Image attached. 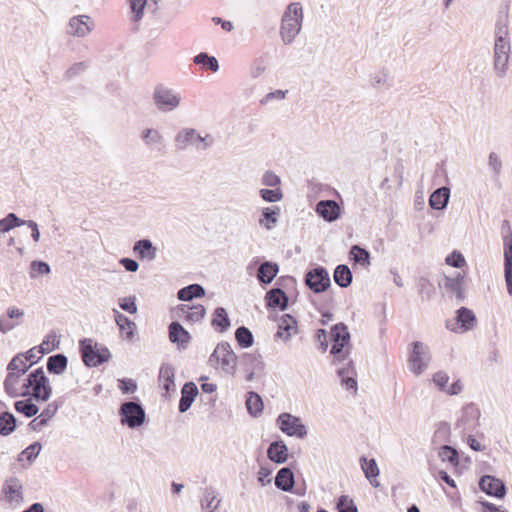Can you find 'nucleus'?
<instances>
[{"mask_svg": "<svg viewBox=\"0 0 512 512\" xmlns=\"http://www.w3.org/2000/svg\"><path fill=\"white\" fill-rule=\"evenodd\" d=\"M206 310L203 305L190 306L189 304H181L178 307V314L187 321L198 322L205 316Z\"/></svg>", "mask_w": 512, "mask_h": 512, "instance_id": "nucleus-28", "label": "nucleus"}, {"mask_svg": "<svg viewBox=\"0 0 512 512\" xmlns=\"http://www.w3.org/2000/svg\"><path fill=\"white\" fill-rule=\"evenodd\" d=\"M146 3L147 0H129L130 9L133 13V20L135 22L142 19Z\"/></svg>", "mask_w": 512, "mask_h": 512, "instance_id": "nucleus-60", "label": "nucleus"}, {"mask_svg": "<svg viewBox=\"0 0 512 512\" xmlns=\"http://www.w3.org/2000/svg\"><path fill=\"white\" fill-rule=\"evenodd\" d=\"M349 255L350 259L353 260L355 264H358L365 269H368L371 265L369 251L359 245H353L350 249Z\"/></svg>", "mask_w": 512, "mask_h": 512, "instance_id": "nucleus-37", "label": "nucleus"}, {"mask_svg": "<svg viewBox=\"0 0 512 512\" xmlns=\"http://www.w3.org/2000/svg\"><path fill=\"white\" fill-rule=\"evenodd\" d=\"M465 275L457 272L453 276L444 277V288L457 302H463L466 298L464 290Z\"/></svg>", "mask_w": 512, "mask_h": 512, "instance_id": "nucleus-16", "label": "nucleus"}, {"mask_svg": "<svg viewBox=\"0 0 512 512\" xmlns=\"http://www.w3.org/2000/svg\"><path fill=\"white\" fill-rule=\"evenodd\" d=\"M59 340H57V336L55 333L48 334L43 342L40 344L39 351L37 353H41V355L47 354L56 348H58Z\"/></svg>", "mask_w": 512, "mask_h": 512, "instance_id": "nucleus-56", "label": "nucleus"}, {"mask_svg": "<svg viewBox=\"0 0 512 512\" xmlns=\"http://www.w3.org/2000/svg\"><path fill=\"white\" fill-rule=\"evenodd\" d=\"M488 168L492 174L499 177L502 171V160L496 152H490L488 155Z\"/></svg>", "mask_w": 512, "mask_h": 512, "instance_id": "nucleus-58", "label": "nucleus"}, {"mask_svg": "<svg viewBox=\"0 0 512 512\" xmlns=\"http://www.w3.org/2000/svg\"><path fill=\"white\" fill-rule=\"evenodd\" d=\"M438 457L443 462H448L454 466L458 465L459 463V456L457 450L449 445H442L440 447Z\"/></svg>", "mask_w": 512, "mask_h": 512, "instance_id": "nucleus-52", "label": "nucleus"}, {"mask_svg": "<svg viewBox=\"0 0 512 512\" xmlns=\"http://www.w3.org/2000/svg\"><path fill=\"white\" fill-rule=\"evenodd\" d=\"M68 364V359L64 354H55L47 360V370L49 373L60 375L62 374Z\"/></svg>", "mask_w": 512, "mask_h": 512, "instance_id": "nucleus-40", "label": "nucleus"}, {"mask_svg": "<svg viewBox=\"0 0 512 512\" xmlns=\"http://www.w3.org/2000/svg\"><path fill=\"white\" fill-rule=\"evenodd\" d=\"M338 512H357L354 501L348 495H342L337 501Z\"/></svg>", "mask_w": 512, "mask_h": 512, "instance_id": "nucleus-59", "label": "nucleus"}, {"mask_svg": "<svg viewBox=\"0 0 512 512\" xmlns=\"http://www.w3.org/2000/svg\"><path fill=\"white\" fill-rule=\"evenodd\" d=\"M95 24L89 15H76L69 19L66 33L72 37L85 38L93 30Z\"/></svg>", "mask_w": 512, "mask_h": 512, "instance_id": "nucleus-12", "label": "nucleus"}, {"mask_svg": "<svg viewBox=\"0 0 512 512\" xmlns=\"http://www.w3.org/2000/svg\"><path fill=\"white\" fill-rule=\"evenodd\" d=\"M50 273V266L43 261H33L31 263L30 276L34 278L37 274L46 275Z\"/></svg>", "mask_w": 512, "mask_h": 512, "instance_id": "nucleus-63", "label": "nucleus"}, {"mask_svg": "<svg viewBox=\"0 0 512 512\" xmlns=\"http://www.w3.org/2000/svg\"><path fill=\"white\" fill-rule=\"evenodd\" d=\"M450 437V425L447 422H440L433 434V444H442L449 441Z\"/></svg>", "mask_w": 512, "mask_h": 512, "instance_id": "nucleus-53", "label": "nucleus"}, {"mask_svg": "<svg viewBox=\"0 0 512 512\" xmlns=\"http://www.w3.org/2000/svg\"><path fill=\"white\" fill-rule=\"evenodd\" d=\"M198 395V387L193 382H187L184 384L181 390V398L179 401V411L181 413L186 412Z\"/></svg>", "mask_w": 512, "mask_h": 512, "instance_id": "nucleus-24", "label": "nucleus"}, {"mask_svg": "<svg viewBox=\"0 0 512 512\" xmlns=\"http://www.w3.org/2000/svg\"><path fill=\"white\" fill-rule=\"evenodd\" d=\"M238 357L228 342H220L209 357V364L220 369L224 375L234 376L237 370Z\"/></svg>", "mask_w": 512, "mask_h": 512, "instance_id": "nucleus-4", "label": "nucleus"}, {"mask_svg": "<svg viewBox=\"0 0 512 512\" xmlns=\"http://www.w3.org/2000/svg\"><path fill=\"white\" fill-rule=\"evenodd\" d=\"M412 350L409 352L408 367L416 376L421 375L429 365L431 354L428 346L422 342L415 341L412 344Z\"/></svg>", "mask_w": 512, "mask_h": 512, "instance_id": "nucleus-8", "label": "nucleus"}, {"mask_svg": "<svg viewBox=\"0 0 512 512\" xmlns=\"http://www.w3.org/2000/svg\"><path fill=\"white\" fill-rule=\"evenodd\" d=\"M23 396H31L36 401H47L52 394V387L42 367L33 370L22 384Z\"/></svg>", "mask_w": 512, "mask_h": 512, "instance_id": "nucleus-3", "label": "nucleus"}, {"mask_svg": "<svg viewBox=\"0 0 512 512\" xmlns=\"http://www.w3.org/2000/svg\"><path fill=\"white\" fill-rule=\"evenodd\" d=\"M14 408L18 413H21L28 418L35 416L39 411L38 406L34 404L31 399L16 401Z\"/></svg>", "mask_w": 512, "mask_h": 512, "instance_id": "nucleus-49", "label": "nucleus"}, {"mask_svg": "<svg viewBox=\"0 0 512 512\" xmlns=\"http://www.w3.org/2000/svg\"><path fill=\"white\" fill-rule=\"evenodd\" d=\"M121 423L131 429L138 428L144 424L146 419L145 410L139 402L127 401L121 404L119 409Z\"/></svg>", "mask_w": 512, "mask_h": 512, "instance_id": "nucleus-9", "label": "nucleus"}, {"mask_svg": "<svg viewBox=\"0 0 512 512\" xmlns=\"http://www.w3.org/2000/svg\"><path fill=\"white\" fill-rule=\"evenodd\" d=\"M174 378V367L168 363L162 364L159 370L158 381L166 393L175 390Z\"/></svg>", "mask_w": 512, "mask_h": 512, "instance_id": "nucleus-25", "label": "nucleus"}, {"mask_svg": "<svg viewBox=\"0 0 512 512\" xmlns=\"http://www.w3.org/2000/svg\"><path fill=\"white\" fill-rule=\"evenodd\" d=\"M88 67L89 64L85 61L74 63L64 73V79L66 81H71L83 74L88 69Z\"/></svg>", "mask_w": 512, "mask_h": 512, "instance_id": "nucleus-54", "label": "nucleus"}, {"mask_svg": "<svg viewBox=\"0 0 512 512\" xmlns=\"http://www.w3.org/2000/svg\"><path fill=\"white\" fill-rule=\"evenodd\" d=\"M235 339L240 347L249 348L253 345L254 338L252 332L245 326H241L235 331Z\"/></svg>", "mask_w": 512, "mask_h": 512, "instance_id": "nucleus-51", "label": "nucleus"}, {"mask_svg": "<svg viewBox=\"0 0 512 512\" xmlns=\"http://www.w3.org/2000/svg\"><path fill=\"white\" fill-rule=\"evenodd\" d=\"M305 284L314 293H322L330 287L331 281L327 270L318 266L306 273Z\"/></svg>", "mask_w": 512, "mask_h": 512, "instance_id": "nucleus-11", "label": "nucleus"}, {"mask_svg": "<svg viewBox=\"0 0 512 512\" xmlns=\"http://www.w3.org/2000/svg\"><path fill=\"white\" fill-rule=\"evenodd\" d=\"M200 504L203 512H214L219 508L221 499L218 497L217 492L213 487H206L203 489V496Z\"/></svg>", "mask_w": 512, "mask_h": 512, "instance_id": "nucleus-27", "label": "nucleus"}, {"mask_svg": "<svg viewBox=\"0 0 512 512\" xmlns=\"http://www.w3.org/2000/svg\"><path fill=\"white\" fill-rule=\"evenodd\" d=\"M141 139L143 140L145 146L152 151H161L165 147L164 136L157 129H144L141 132Z\"/></svg>", "mask_w": 512, "mask_h": 512, "instance_id": "nucleus-21", "label": "nucleus"}, {"mask_svg": "<svg viewBox=\"0 0 512 512\" xmlns=\"http://www.w3.org/2000/svg\"><path fill=\"white\" fill-rule=\"evenodd\" d=\"M303 18V9L299 2H292L287 6L280 26V37L284 44L293 43L301 31Z\"/></svg>", "mask_w": 512, "mask_h": 512, "instance_id": "nucleus-2", "label": "nucleus"}, {"mask_svg": "<svg viewBox=\"0 0 512 512\" xmlns=\"http://www.w3.org/2000/svg\"><path fill=\"white\" fill-rule=\"evenodd\" d=\"M24 225V220L20 219L15 213H9L0 220V234Z\"/></svg>", "mask_w": 512, "mask_h": 512, "instance_id": "nucleus-50", "label": "nucleus"}, {"mask_svg": "<svg viewBox=\"0 0 512 512\" xmlns=\"http://www.w3.org/2000/svg\"><path fill=\"white\" fill-rule=\"evenodd\" d=\"M261 183L267 187L278 188V186L281 183V180L280 177L276 175L274 172L266 171L261 178Z\"/></svg>", "mask_w": 512, "mask_h": 512, "instance_id": "nucleus-64", "label": "nucleus"}, {"mask_svg": "<svg viewBox=\"0 0 512 512\" xmlns=\"http://www.w3.org/2000/svg\"><path fill=\"white\" fill-rule=\"evenodd\" d=\"M335 283L341 288H347L352 282V273L347 265H338L333 274Z\"/></svg>", "mask_w": 512, "mask_h": 512, "instance_id": "nucleus-42", "label": "nucleus"}, {"mask_svg": "<svg viewBox=\"0 0 512 512\" xmlns=\"http://www.w3.org/2000/svg\"><path fill=\"white\" fill-rule=\"evenodd\" d=\"M509 55L493 54V70L497 77L504 78L508 71Z\"/></svg>", "mask_w": 512, "mask_h": 512, "instance_id": "nucleus-48", "label": "nucleus"}, {"mask_svg": "<svg viewBox=\"0 0 512 512\" xmlns=\"http://www.w3.org/2000/svg\"><path fill=\"white\" fill-rule=\"evenodd\" d=\"M24 316V311L16 308L9 307L6 314L0 316V332L6 334L13 330Z\"/></svg>", "mask_w": 512, "mask_h": 512, "instance_id": "nucleus-18", "label": "nucleus"}, {"mask_svg": "<svg viewBox=\"0 0 512 512\" xmlns=\"http://www.w3.org/2000/svg\"><path fill=\"white\" fill-rule=\"evenodd\" d=\"M193 61L197 65H202L205 69L210 70L212 72H217L219 70V64L217 59L214 56H210L205 52H201L197 54Z\"/></svg>", "mask_w": 512, "mask_h": 512, "instance_id": "nucleus-46", "label": "nucleus"}, {"mask_svg": "<svg viewBox=\"0 0 512 512\" xmlns=\"http://www.w3.org/2000/svg\"><path fill=\"white\" fill-rule=\"evenodd\" d=\"M4 493L10 502L22 499V484L17 478H10L5 482Z\"/></svg>", "mask_w": 512, "mask_h": 512, "instance_id": "nucleus-38", "label": "nucleus"}, {"mask_svg": "<svg viewBox=\"0 0 512 512\" xmlns=\"http://www.w3.org/2000/svg\"><path fill=\"white\" fill-rule=\"evenodd\" d=\"M246 407L250 415L257 417L263 411L262 398L256 392H249L246 400Z\"/></svg>", "mask_w": 512, "mask_h": 512, "instance_id": "nucleus-44", "label": "nucleus"}, {"mask_svg": "<svg viewBox=\"0 0 512 512\" xmlns=\"http://www.w3.org/2000/svg\"><path fill=\"white\" fill-rule=\"evenodd\" d=\"M480 411L473 403L465 405L456 426L462 431H473L479 425Z\"/></svg>", "mask_w": 512, "mask_h": 512, "instance_id": "nucleus-14", "label": "nucleus"}, {"mask_svg": "<svg viewBox=\"0 0 512 512\" xmlns=\"http://www.w3.org/2000/svg\"><path fill=\"white\" fill-rule=\"evenodd\" d=\"M294 484V474L290 468L283 467L277 472L275 485L278 489L289 492L293 489Z\"/></svg>", "mask_w": 512, "mask_h": 512, "instance_id": "nucleus-32", "label": "nucleus"}, {"mask_svg": "<svg viewBox=\"0 0 512 512\" xmlns=\"http://www.w3.org/2000/svg\"><path fill=\"white\" fill-rule=\"evenodd\" d=\"M41 449L42 445L39 442L30 444L19 454L18 461H23L24 459L28 460L29 462L34 461L39 455Z\"/></svg>", "mask_w": 512, "mask_h": 512, "instance_id": "nucleus-55", "label": "nucleus"}, {"mask_svg": "<svg viewBox=\"0 0 512 512\" xmlns=\"http://www.w3.org/2000/svg\"><path fill=\"white\" fill-rule=\"evenodd\" d=\"M16 428V418L10 412H2L0 414V435L8 436Z\"/></svg>", "mask_w": 512, "mask_h": 512, "instance_id": "nucleus-45", "label": "nucleus"}, {"mask_svg": "<svg viewBox=\"0 0 512 512\" xmlns=\"http://www.w3.org/2000/svg\"><path fill=\"white\" fill-rule=\"evenodd\" d=\"M267 306L271 308L279 307L285 310L288 306V297L286 293L280 288H273L266 293L265 296Z\"/></svg>", "mask_w": 512, "mask_h": 512, "instance_id": "nucleus-30", "label": "nucleus"}, {"mask_svg": "<svg viewBox=\"0 0 512 512\" xmlns=\"http://www.w3.org/2000/svg\"><path fill=\"white\" fill-rule=\"evenodd\" d=\"M479 486L482 491L490 496L503 498L506 494V487L504 483L493 476L484 475L479 481Z\"/></svg>", "mask_w": 512, "mask_h": 512, "instance_id": "nucleus-17", "label": "nucleus"}, {"mask_svg": "<svg viewBox=\"0 0 512 512\" xmlns=\"http://www.w3.org/2000/svg\"><path fill=\"white\" fill-rule=\"evenodd\" d=\"M169 340L177 344L178 348L186 349L191 339L189 332L179 322H172L169 325Z\"/></svg>", "mask_w": 512, "mask_h": 512, "instance_id": "nucleus-22", "label": "nucleus"}, {"mask_svg": "<svg viewBox=\"0 0 512 512\" xmlns=\"http://www.w3.org/2000/svg\"><path fill=\"white\" fill-rule=\"evenodd\" d=\"M279 215H280L279 207H276V206L264 207L261 211L259 225L264 227L267 230H272L278 222Z\"/></svg>", "mask_w": 512, "mask_h": 512, "instance_id": "nucleus-34", "label": "nucleus"}, {"mask_svg": "<svg viewBox=\"0 0 512 512\" xmlns=\"http://www.w3.org/2000/svg\"><path fill=\"white\" fill-rule=\"evenodd\" d=\"M133 252L141 260L153 261L157 257V248L149 239H141L134 243Z\"/></svg>", "mask_w": 512, "mask_h": 512, "instance_id": "nucleus-23", "label": "nucleus"}, {"mask_svg": "<svg viewBox=\"0 0 512 512\" xmlns=\"http://www.w3.org/2000/svg\"><path fill=\"white\" fill-rule=\"evenodd\" d=\"M445 262L447 265L454 268H462L466 265L465 257L457 250H454L452 253H450L446 257Z\"/></svg>", "mask_w": 512, "mask_h": 512, "instance_id": "nucleus-61", "label": "nucleus"}, {"mask_svg": "<svg viewBox=\"0 0 512 512\" xmlns=\"http://www.w3.org/2000/svg\"><path fill=\"white\" fill-rule=\"evenodd\" d=\"M279 266L270 261L263 262L257 270V279L260 283L270 284L276 277Z\"/></svg>", "mask_w": 512, "mask_h": 512, "instance_id": "nucleus-33", "label": "nucleus"}, {"mask_svg": "<svg viewBox=\"0 0 512 512\" xmlns=\"http://www.w3.org/2000/svg\"><path fill=\"white\" fill-rule=\"evenodd\" d=\"M22 375L16 372L8 371V374L4 380V390L12 398L23 396L24 391L19 388V379Z\"/></svg>", "mask_w": 512, "mask_h": 512, "instance_id": "nucleus-36", "label": "nucleus"}, {"mask_svg": "<svg viewBox=\"0 0 512 512\" xmlns=\"http://www.w3.org/2000/svg\"><path fill=\"white\" fill-rule=\"evenodd\" d=\"M276 422L278 428L290 437L303 439L307 435V428L301 419L290 413L280 414Z\"/></svg>", "mask_w": 512, "mask_h": 512, "instance_id": "nucleus-10", "label": "nucleus"}, {"mask_svg": "<svg viewBox=\"0 0 512 512\" xmlns=\"http://www.w3.org/2000/svg\"><path fill=\"white\" fill-rule=\"evenodd\" d=\"M260 197L269 203L279 202L283 198V193L280 188L275 189H261L259 191Z\"/></svg>", "mask_w": 512, "mask_h": 512, "instance_id": "nucleus-57", "label": "nucleus"}, {"mask_svg": "<svg viewBox=\"0 0 512 512\" xmlns=\"http://www.w3.org/2000/svg\"><path fill=\"white\" fill-rule=\"evenodd\" d=\"M450 198V189L448 187L437 188L429 198V205L432 209L443 210L447 207Z\"/></svg>", "mask_w": 512, "mask_h": 512, "instance_id": "nucleus-29", "label": "nucleus"}, {"mask_svg": "<svg viewBox=\"0 0 512 512\" xmlns=\"http://www.w3.org/2000/svg\"><path fill=\"white\" fill-rule=\"evenodd\" d=\"M114 318L117 326L119 327L121 333L125 334V338L127 340H131L134 337V332L136 329V324L131 321L127 316L120 313L118 310L113 309Z\"/></svg>", "mask_w": 512, "mask_h": 512, "instance_id": "nucleus-35", "label": "nucleus"}, {"mask_svg": "<svg viewBox=\"0 0 512 512\" xmlns=\"http://www.w3.org/2000/svg\"><path fill=\"white\" fill-rule=\"evenodd\" d=\"M204 295L205 289L200 284L188 285L177 292L178 299L185 302H189L194 298L202 297Z\"/></svg>", "mask_w": 512, "mask_h": 512, "instance_id": "nucleus-39", "label": "nucleus"}, {"mask_svg": "<svg viewBox=\"0 0 512 512\" xmlns=\"http://www.w3.org/2000/svg\"><path fill=\"white\" fill-rule=\"evenodd\" d=\"M174 145L179 151H185L189 147L206 150L213 145V138L210 134L202 136L196 129L185 127L176 133Z\"/></svg>", "mask_w": 512, "mask_h": 512, "instance_id": "nucleus-5", "label": "nucleus"}, {"mask_svg": "<svg viewBox=\"0 0 512 512\" xmlns=\"http://www.w3.org/2000/svg\"><path fill=\"white\" fill-rule=\"evenodd\" d=\"M504 277L507 292L512 296V234L504 237Z\"/></svg>", "mask_w": 512, "mask_h": 512, "instance_id": "nucleus-19", "label": "nucleus"}, {"mask_svg": "<svg viewBox=\"0 0 512 512\" xmlns=\"http://www.w3.org/2000/svg\"><path fill=\"white\" fill-rule=\"evenodd\" d=\"M267 457L274 463H285L288 459L286 444L282 440L272 442L267 449Z\"/></svg>", "mask_w": 512, "mask_h": 512, "instance_id": "nucleus-26", "label": "nucleus"}, {"mask_svg": "<svg viewBox=\"0 0 512 512\" xmlns=\"http://www.w3.org/2000/svg\"><path fill=\"white\" fill-rule=\"evenodd\" d=\"M182 97L179 92L164 85H157L153 91V101L160 112H172L180 106Z\"/></svg>", "mask_w": 512, "mask_h": 512, "instance_id": "nucleus-7", "label": "nucleus"}, {"mask_svg": "<svg viewBox=\"0 0 512 512\" xmlns=\"http://www.w3.org/2000/svg\"><path fill=\"white\" fill-rule=\"evenodd\" d=\"M494 34H495L494 41L510 40L507 20H505V21L498 20L496 22Z\"/></svg>", "mask_w": 512, "mask_h": 512, "instance_id": "nucleus-62", "label": "nucleus"}, {"mask_svg": "<svg viewBox=\"0 0 512 512\" xmlns=\"http://www.w3.org/2000/svg\"><path fill=\"white\" fill-rule=\"evenodd\" d=\"M297 322L289 314H285L281 317L279 324H278V331H277V337L288 340L293 333H296L297 331Z\"/></svg>", "mask_w": 512, "mask_h": 512, "instance_id": "nucleus-31", "label": "nucleus"}, {"mask_svg": "<svg viewBox=\"0 0 512 512\" xmlns=\"http://www.w3.org/2000/svg\"><path fill=\"white\" fill-rule=\"evenodd\" d=\"M240 364L245 372V379L248 382L254 380L256 372L264 369L262 356L256 353H244L240 359Z\"/></svg>", "mask_w": 512, "mask_h": 512, "instance_id": "nucleus-15", "label": "nucleus"}, {"mask_svg": "<svg viewBox=\"0 0 512 512\" xmlns=\"http://www.w3.org/2000/svg\"><path fill=\"white\" fill-rule=\"evenodd\" d=\"M360 462L365 477L370 481V483L373 486L377 487L379 483L374 479L379 475V468L375 459L367 460L366 457L362 456L360 458Z\"/></svg>", "mask_w": 512, "mask_h": 512, "instance_id": "nucleus-41", "label": "nucleus"}, {"mask_svg": "<svg viewBox=\"0 0 512 512\" xmlns=\"http://www.w3.org/2000/svg\"><path fill=\"white\" fill-rule=\"evenodd\" d=\"M316 213L327 222H333L340 217L341 208L334 200H321L316 204Z\"/></svg>", "mask_w": 512, "mask_h": 512, "instance_id": "nucleus-20", "label": "nucleus"}, {"mask_svg": "<svg viewBox=\"0 0 512 512\" xmlns=\"http://www.w3.org/2000/svg\"><path fill=\"white\" fill-rule=\"evenodd\" d=\"M332 347L330 353L334 357V362L345 363L343 367L337 369V374L341 378V383L347 390H357L355 380V369L352 360L349 358L350 333L344 323H338L331 328Z\"/></svg>", "mask_w": 512, "mask_h": 512, "instance_id": "nucleus-1", "label": "nucleus"}, {"mask_svg": "<svg viewBox=\"0 0 512 512\" xmlns=\"http://www.w3.org/2000/svg\"><path fill=\"white\" fill-rule=\"evenodd\" d=\"M211 325L221 333L225 332L230 327V319L223 307L215 309Z\"/></svg>", "mask_w": 512, "mask_h": 512, "instance_id": "nucleus-43", "label": "nucleus"}, {"mask_svg": "<svg viewBox=\"0 0 512 512\" xmlns=\"http://www.w3.org/2000/svg\"><path fill=\"white\" fill-rule=\"evenodd\" d=\"M455 324H447V328L454 333H466L472 330L477 323L474 312L466 307H460L455 312Z\"/></svg>", "mask_w": 512, "mask_h": 512, "instance_id": "nucleus-13", "label": "nucleus"}, {"mask_svg": "<svg viewBox=\"0 0 512 512\" xmlns=\"http://www.w3.org/2000/svg\"><path fill=\"white\" fill-rule=\"evenodd\" d=\"M30 367L31 364H27L25 357L22 355V353H19L11 359L7 366V370L11 372H16L17 374L20 375H24L29 370Z\"/></svg>", "mask_w": 512, "mask_h": 512, "instance_id": "nucleus-47", "label": "nucleus"}, {"mask_svg": "<svg viewBox=\"0 0 512 512\" xmlns=\"http://www.w3.org/2000/svg\"><path fill=\"white\" fill-rule=\"evenodd\" d=\"M82 360L87 367H97L108 361L111 357L109 349L99 345L90 338L79 342Z\"/></svg>", "mask_w": 512, "mask_h": 512, "instance_id": "nucleus-6", "label": "nucleus"}]
</instances>
